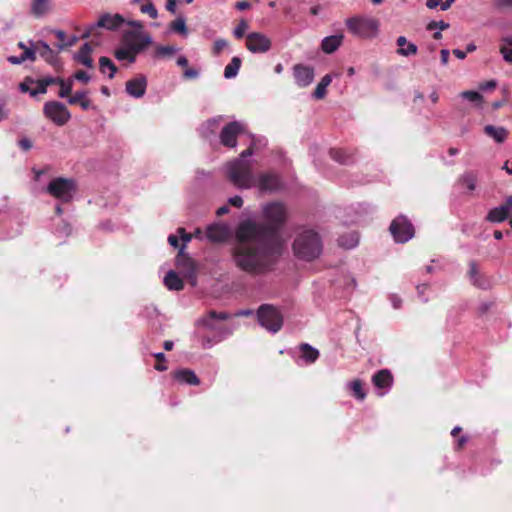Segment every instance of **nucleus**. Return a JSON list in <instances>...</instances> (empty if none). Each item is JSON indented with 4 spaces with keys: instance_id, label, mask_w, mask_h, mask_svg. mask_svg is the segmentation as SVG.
I'll return each instance as SVG.
<instances>
[{
    "instance_id": "5",
    "label": "nucleus",
    "mask_w": 512,
    "mask_h": 512,
    "mask_svg": "<svg viewBox=\"0 0 512 512\" xmlns=\"http://www.w3.org/2000/svg\"><path fill=\"white\" fill-rule=\"evenodd\" d=\"M76 190L75 180L63 177L53 179L46 188L48 194L64 203L72 200Z\"/></svg>"
},
{
    "instance_id": "57",
    "label": "nucleus",
    "mask_w": 512,
    "mask_h": 512,
    "mask_svg": "<svg viewBox=\"0 0 512 512\" xmlns=\"http://www.w3.org/2000/svg\"><path fill=\"white\" fill-rule=\"evenodd\" d=\"M449 50L447 49H442L440 51V59H441V63L442 65H447L448 64V61H449Z\"/></svg>"
},
{
    "instance_id": "33",
    "label": "nucleus",
    "mask_w": 512,
    "mask_h": 512,
    "mask_svg": "<svg viewBox=\"0 0 512 512\" xmlns=\"http://www.w3.org/2000/svg\"><path fill=\"white\" fill-rule=\"evenodd\" d=\"M458 181L463 186H466L470 192H472L476 188L477 174L473 171L465 172L459 177Z\"/></svg>"
},
{
    "instance_id": "51",
    "label": "nucleus",
    "mask_w": 512,
    "mask_h": 512,
    "mask_svg": "<svg viewBox=\"0 0 512 512\" xmlns=\"http://www.w3.org/2000/svg\"><path fill=\"white\" fill-rule=\"evenodd\" d=\"M176 49L173 46H160L157 48V54L159 56H172Z\"/></svg>"
},
{
    "instance_id": "32",
    "label": "nucleus",
    "mask_w": 512,
    "mask_h": 512,
    "mask_svg": "<svg viewBox=\"0 0 512 512\" xmlns=\"http://www.w3.org/2000/svg\"><path fill=\"white\" fill-rule=\"evenodd\" d=\"M241 64L242 61L239 57H233L229 64L224 69V77L227 79L236 77L241 67Z\"/></svg>"
},
{
    "instance_id": "1",
    "label": "nucleus",
    "mask_w": 512,
    "mask_h": 512,
    "mask_svg": "<svg viewBox=\"0 0 512 512\" xmlns=\"http://www.w3.org/2000/svg\"><path fill=\"white\" fill-rule=\"evenodd\" d=\"M265 222L244 220L235 230L232 258L235 265L251 275L271 271L283 251L280 229L286 222L283 204L272 202L263 209Z\"/></svg>"
},
{
    "instance_id": "6",
    "label": "nucleus",
    "mask_w": 512,
    "mask_h": 512,
    "mask_svg": "<svg viewBox=\"0 0 512 512\" xmlns=\"http://www.w3.org/2000/svg\"><path fill=\"white\" fill-rule=\"evenodd\" d=\"M257 318L261 326L273 333L278 332L283 326L281 312L271 304H262L257 310Z\"/></svg>"
},
{
    "instance_id": "21",
    "label": "nucleus",
    "mask_w": 512,
    "mask_h": 512,
    "mask_svg": "<svg viewBox=\"0 0 512 512\" xmlns=\"http://www.w3.org/2000/svg\"><path fill=\"white\" fill-rule=\"evenodd\" d=\"M330 157L342 165H349L354 162V153L342 148H332L329 151Z\"/></svg>"
},
{
    "instance_id": "56",
    "label": "nucleus",
    "mask_w": 512,
    "mask_h": 512,
    "mask_svg": "<svg viewBox=\"0 0 512 512\" xmlns=\"http://www.w3.org/2000/svg\"><path fill=\"white\" fill-rule=\"evenodd\" d=\"M235 8L239 11L247 10L251 8V4L247 0L238 1L235 4Z\"/></svg>"
},
{
    "instance_id": "58",
    "label": "nucleus",
    "mask_w": 512,
    "mask_h": 512,
    "mask_svg": "<svg viewBox=\"0 0 512 512\" xmlns=\"http://www.w3.org/2000/svg\"><path fill=\"white\" fill-rule=\"evenodd\" d=\"M19 146L21 149L27 151L32 148V142L27 138H23L19 141Z\"/></svg>"
},
{
    "instance_id": "16",
    "label": "nucleus",
    "mask_w": 512,
    "mask_h": 512,
    "mask_svg": "<svg viewBox=\"0 0 512 512\" xmlns=\"http://www.w3.org/2000/svg\"><path fill=\"white\" fill-rule=\"evenodd\" d=\"M229 230L223 224H212L206 229V237L210 242L221 243L228 239Z\"/></svg>"
},
{
    "instance_id": "24",
    "label": "nucleus",
    "mask_w": 512,
    "mask_h": 512,
    "mask_svg": "<svg viewBox=\"0 0 512 512\" xmlns=\"http://www.w3.org/2000/svg\"><path fill=\"white\" fill-rule=\"evenodd\" d=\"M164 284L169 290L180 291L184 288V282L179 275L170 270L164 277Z\"/></svg>"
},
{
    "instance_id": "47",
    "label": "nucleus",
    "mask_w": 512,
    "mask_h": 512,
    "mask_svg": "<svg viewBox=\"0 0 512 512\" xmlns=\"http://www.w3.org/2000/svg\"><path fill=\"white\" fill-rule=\"evenodd\" d=\"M228 45L225 39H217L213 44V54L219 55Z\"/></svg>"
},
{
    "instance_id": "37",
    "label": "nucleus",
    "mask_w": 512,
    "mask_h": 512,
    "mask_svg": "<svg viewBox=\"0 0 512 512\" xmlns=\"http://www.w3.org/2000/svg\"><path fill=\"white\" fill-rule=\"evenodd\" d=\"M338 243L344 248L351 249L358 244V235L354 232L347 235H342L339 237Z\"/></svg>"
},
{
    "instance_id": "62",
    "label": "nucleus",
    "mask_w": 512,
    "mask_h": 512,
    "mask_svg": "<svg viewBox=\"0 0 512 512\" xmlns=\"http://www.w3.org/2000/svg\"><path fill=\"white\" fill-rule=\"evenodd\" d=\"M468 273H469L470 279L476 278V276L479 275L478 270H477V266H476V264L474 262H472L470 264V269H469Z\"/></svg>"
},
{
    "instance_id": "41",
    "label": "nucleus",
    "mask_w": 512,
    "mask_h": 512,
    "mask_svg": "<svg viewBox=\"0 0 512 512\" xmlns=\"http://www.w3.org/2000/svg\"><path fill=\"white\" fill-rule=\"evenodd\" d=\"M460 95L462 98L467 99L476 104H480L483 101V96L477 91H463Z\"/></svg>"
},
{
    "instance_id": "25",
    "label": "nucleus",
    "mask_w": 512,
    "mask_h": 512,
    "mask_svg": "<svg viewBox=\"0 0 512 512\" xmlns=\"http://www.w3.org/2000/svg\"><path fill=\"white\" fill-rule=\"evenodd\" d=\"M484 132L486 135L493 138L497 143H503L508 137V130L504 127L486 125L484 127Z\"/></svg>"
},
{
    "instance_id": "34",
    "label": "nucleus",
    "mask_w": 512,
    "mask_h": 512,
    "mask_svg": "<svg viewBox=\"0 0 512 512\" xmlns=\"http://www.w3.org/2000/svg\"><path fill=\"white\" fill-rule=\"evenodd\" d=\"M99 69L102 73H106V71H109L108 77L110 79L114 78L117 72L116 65L112 62L110 58L105 56H102L99 59Z\"/></svg>"
},
{
    "instance_id": "19",
    "label": "nucleus",
    "mask_w": 512,
    "mask_h": 512,
    "mask_svg": "<svg viewBox=\"0 0 512 512\" xmlns=\"http://www.w3.org/2000/svg\"><path fill=\"white\" fill-rule=\"evenodd\" d=\"M229 318H230V314L227 312H216L214 310H211L207 313L206 316L201 318L199 322L205 328L213 331V330L217 329L216 325L214 324V321H216V320L225 321V320H228Z\"/></svg>"
},
{
    "instance_id": "54",
    "label": "nucleus",
    "mask_w": 512,
    "mask_h": 512,
    "mask_svg": "<svg viewBox=\"0 0 512 512\" xmlns=\"http://www.w3.org/2000/svg\"><path fill=\"white\" fill-rule=\"evenodd\" d=\"M74 78L79 81H82L83 83H88L90 81V76L83 70H78L74 74Z\"/></svg>"
},
{
    "instance_id": "31",
    "label": "nucleus",
    "mask_w": 512,
    "mask_h": 512,
    "mask_svg": "<svg viewBox=\"0 0 512 512\" xmlns=\"http://www.w3.org/2000/svg\"><path fill=\"white\" fill-rule=\"evenodd\" d=\"M508 217L509 214L506 212L505 208L500 205L499 207H495L488 212L486 220L492 223H500L506 220Z\"/></svg>"
},
{
    "instance_id": "61",
    "label": "nucleus",
    "mask_w": 512,
    "mask_h": 512,
    "mask_svg": "<svg viewBox=\"0 0 512 512\" xmlns=\"http://www.w3.org/2000/svg\"><path fill=\"white\" fill-rule=\"evenodd\" d=\"M8 61L12 64H21L26 60H25V57L20 55V56H10V57H8Z\"/></svg>"
},
{
    "instance_id": "55",
    "label": "nucleus",
    "mask_w": 512,
    "mask_h": 512,
    "mask_svg": "<svg viewBox=\"0 0 512 512\" xmlns=\"http://www.w3.org/2000/svg\"><path fill=\"white\" fill-rule=\"evenodd\" d=\"M229 204L236 208H241L243 206V199L240 196L231 197L229 199Z\"/></svg>"
},
{
    "instance_id": "13",
    "label": "nucleus",
    "mask_w": 512,
    "mask_h": 512,
    "mask_svg": "<svg viewBox=\"0 0 512 512\" xmlns=\"http://www.w3.org/2000/svg\"><path fill=\"white\" fill-rule=\"evenodd\" d=\"M271 46L270 38L263 33L251 32L246 36V48L252 53H266Z\"/></svg>"
},
{
    "instance_id": "18",
    "label": "nucleus",
    "mask_w": 512,
    "mask_h": 512,
    "mask_svg": "<svg viewBox=\"0 0 512 512\" xmlns=\"http://www.w3.org/2000/svg\"><path fill=\"white\" fill-rule=\"evenodd\" d=\"M280 186V179L276 174L263 173L259 176L258 187L261 191H275Z\"/></svg>"
},
{
    "instance_id": "3",
    "label": "nucleus",
    "mask_w": 512,
    "mask_h": 512,
    "mask_svg": "<svg viewBox=\"0 0 512 512\" xmlns=\"http://www.w3.org/2000/svg\"><path fill=\"white\" fill-rule=\"evenodd\" d=\"M345 25L352 35L363 39H372L377 36L380 23L376 18L356 15L347 18Z\"/></svg>"
},
{
    "instance_id": "2",
    "label": "nucleus",
    "mask_w": 512,
    "mask_h": 512,
    "mask_svg": "<svg viewBox=\"0 0 512 512\" xmlns=\"http://www.w3.org/2000/svg\"><path fill=\"white\" fill-rule=\"evenodd\" d=\"M295 255L303 260L311 261L322 252V241L314 230H304L297 235L293 242Z\"/></svg>"
},
{
    "instance_id": "29",
    "label": "nucleus",
    "mask_w": 512,
    "mask_h": 512,
    "mask_svg": "<svg viewBox=\"0 0 512 512\" xmlns=\"http://www.w3.org/2000/svg\"><path fill=\"white\" fill-rule=\"evenodd\" d=\"M299 350L301 358L308 364L314 363L319 357V351L308 343H302Z\"/></svg>"
},
{
    "instance_id": "11",
    "label": "nucleus",
    "mask_w": 512,
    "mask_h": 512,
    "mask_svg": "<svg viewBox=\"0 0 512 512\" xmlns=\"http://www.w3.org/2000/svg\"><path fill=\"white\" fill-rule=\"evenodd\" d=\"M176 267L180 270L183 277L191 280L192 284L196 282V262L184 251V246H181L176 256Z\"/></svg>"
},
{
    "instance_id": "63",
    "label": "nucleus",
    "mask_w": 512,
    "mask_h": 512,
    "mask_svg": "<svg viewBox=\"0 0 512 512\" xmlns=\"http://www.w3.org/2000/svg\"><path fill=\"white\" fill-rule=\"evenodd\" d=\"M254 153L253 146L248 147L240 154V159L245 160L247 157L252 156Z\"/></svg>"
},
{
    "instance_id": "46",
    "label": "nucleus",
    "mask_w": 512,
    "mask_h": 512,
    "mask_svg": "<svg viewBox=\"0 0 512 512\" xmlns=\"http://www.w3.org/2000/svg\"><path fill=\"white\" fill-rule=\"evenodd\" d=\"M53 33L55 34L56 38L59 41V43L57 44L58 49L62 50L64 48H66L67 47L66 33L62 30H55V31H53Z\"/></svg>"
},
{
    "instance_id": "50",
    "label": "nucleus",
    "mask_w": 512,
    "mask_h": 512,
    "mask_svg": "<svg viewBox=\"0 0 512 512\" xmlns=\"http://www.w3.org/2000/svg\"><path fill=\"white\" fill-rule=\"evenodd\" d=\"M436 28H439L440 30H446L449 28V24L444 22V21H431L428 25H427V30L429 31H432Z\"/></svg>"
},
{
    "instance_id": "64",
    "label": "nucleus",
    "mask_w": 512,
    "mask_h": 512,
    "mask_svg": "<svg viewBox=\"0 0 512 512\" xmlns=\"http://www.w3.org/2000/svg\"><path fill=\"white\" fill-rule=\"evenodd\" d=\"M501 206L504 207L506 212L509 214L512 209V195L508 196Z\"/></svg>"
},
{
    "instance_id": "35",
    "label": "nucleus",
    "mask_w": 512,
    "mask_h": 512,
    "mask_svg": "<svg viewBox=\"0 0 512 512\" xmlns=\"http://www.w3.org/2000/svg\"><path fill=\"white\" fill-rule=\"evenodd\" d=\"M331 81V76L329 74L325 75L314 90V98L323 99L326 95V88L330 85Z\"/></svg>"
},
{
    "instance_id": "42",
    "label": "nucleus",
    "mask_w": 512,
    "mask_h": 512,
    "mask_svg": "<svg viewBox=\"0 0 512 512\" xmlns=\"http://www.w3.org/2000/svg\"><path fill=\"white\" fill-rule=\"evenodd\" d=\"M58 85L60 86L59 97H61V98L68 97L69 98L71 96V92H72V82L69 81L66 83L63 79L60 78Z\"/></svg>"
},
{
    "instance_id": "27",
    "label": "nucleus",
    "mask_w": 512,
    "mask_h": 512,
    "mask_svg": "<svg viewBox=\"0 0 512 512\" xmlns=\"http://www.w3.org/2000/svg\"><path fill=\"white\" fill-rule=\"evenodd\" d=\"M87 94V91H76L68 98V103L70 105H80L83 110H88L91 107V100Z\"/></svg>"
},
{
    "instance_id": "20",
    "label": "nucleus",
    "mask_w": 512,
    "mask_h": 512,
    "mask_svg": "<svg viewBox=\"0 0 512 512\" xmlns=\"http://www.w3.org/2000/svg\"><path fill=\"white\" fill-rule=\"evenodd\" d=\"M39 54L47 63L55 65L58 61L57 54L50 48V46L44 41L36 42V54Z\"/></svg>"
},
{
    "instance_id": "59",
    "label": "nucleus",
    "mask_w": 512,
    "mask_h": 512,
    "mask_svg": "<svg viewBox=\"0 0 512 512\" xmlns=\"http://www.w3.org/2000/svg\"><path fill=\"white\" fill-rule=\"evenodd\" d=\"M468 442V438L467 436H461L458 440H457V444H456V447L455 449L456 450H461L463 449V447L466 445V443Z\"/></svg>"
},
{
    "instance_id": "23",
    "label": "nucleus",
    "mask_w": 512,
    "mask_h": 512,
    "mask_svg": "<svg viewBox=\"0 0 512 512\" xmlns=\"http://www.w3.org/2000/svg\"><path fill=\"white\" fill-rule=\"evenodd\" d=\"M174 379L189 385H199L200 380L194 371L190 369H180L173 373Z\"/></svg>"
},
{
    "instance_id": "14",
    "label": "nucleus",
    "mask_w": 512,
    "mask_h": 512,
    "mask_svg": "<svg viewBox=\"0 0 512 512\" xmlns=\"http://www.w3.org/2000/svg\"><path fill=\"white\" fill-rule=\"evenodd\" d=\"M293 76L296 84L304 88L312 83L314 79V69L307 65L296 64L293 66Z\"/></svg>"
},
{
    "instance_id": "7",
    "label": "nucleus",
    "mask_w": 512,
    "mask_h": 512,
    "mask_svg": "<svg viewBox=\"0 0 512 512\" xmlns=\"http://www.w3.org/2000/svg\"><path fill=\"white\" fill-rule=\"evenodd\" d=\"M124 21L125 20L123 16H121L120 14H103L95 24H92L85 28L84 32L81 34V38L86 39L93 36H99V28H104L107 30H116L124 23Z\"/></svg>"
},
{
    "instance_id": "26",
    "label": "nucleus",
    "mask_w": 512,
    "mask_h": 512,
    "mask_svg": "<svg viewBox=\"0 0 512 512\" xmlns=\"http://www.w3.org/2000/svg\"><path fill=\"white\" fill-rule=\"evenodd\" d=\"M91 52H92V48H91L90 44L85 43L80 48L78 53L75 55L74 59L77 62L83 64L84 66H86L88 68H92L93 67V59L91 58Z\"/></svg>"
},
{
    "instance_id": "4",
    "label": "nucleus",
    "mask_w": 512,
    "mask_h": 512,
    "mask_svg": "<svg viewBox=\"0 0 512 512\" xmlns=\"http://www.w3.org/2000/svg\"><path fill=\"white\" fill-rule=\"evenodd\" d=\"M228 178L236 187L249 189L255 184L252 165L247 160L237 159L228 166Z\"/></svg>"
},
{
    "instance_id": "36",
    "label": "nucleus",
    "mask_w": 512,
    "mask_h": 512,
    "mask_svg": "<svg viewBox=\"0 0 512 512\" xmlns=\"http://www.w3.org/2000/svg\"><path fill=\"white\" fill-rule=\"evenodd\" d=\"M349 388L352 391V395L360 401L366 398V392L363 388V383L359 379H355L349 383Z\"/></svg>"
},
{
    "instance_id": "39",
    "label": "nucleus",
    "mask_w": 512,
    "mask_h": 512,
    "mask_svg": "<svg viewBox=\"0 0 512 512\" xmlns=\"http://www.w3.org/2000/svg\"><path fill=\"white\" fill-rule=\"evenodd\" d=\"M18 47L23 50L21 55L25 57V60H30L32 62L36 60V42L33 43L31 47H27L23 42H19Z\"/></svg>"
},
{
    "instance_id": "45",
    "label": "nucleus",
    "mask_w": 512,
    "mask_h": 512,
    "mask_svg": "<svg viewBox=\"0 0 512 512\" xmlns=\"http://www.w3.org/2000/svg\"><path fill=\"white\" fill-rule=\"evenodd\" d=\"M154 358L156 359L155 369L158 371H166L168 369L166 365V356L162 352L155 353Z\"/></svg>"
},
{
    "instance_id": "17",
    "label": "nucleus",
    "mask_w": 512,
    "mask_h": 512,
    "mask_svg": "<svg viewBox=\"0 0 512 512\" xmlns=\"http://www.w3.org/2000/svg\"><path fill=\"white\" fill-rule=\"evenodd\" d=\"M393 381V375L388 369H381L372 376V383L378 389H389Z\"/></svg>"
},
{
    "instance_id": "53",
    "label": "nucleus",
    "mask_w": 512,
    "mask_h": 512,
    "mask_svg": "<svg viewBox=\"0 0 512 512\" xmlns=\"http://www.w3.org/2000/svg\"><path fill=\"white\" fill-rule=\"evenodd\" d=\"M46 91H47V87L44 85L43 80L40 79L37 81V87L34 90L30 91V94L32 96H35L37 94H44V93H46Z\"/></svg>"
},
{
    "instance_id": "10",
    "label": "nucleus",
    "mask_w": 512,
    "mask_h": 512,
    "mask_svg": "<svg viewBox=\"0 0 512 512\" xmlns=\"http://www.w3.org/2000/svg\"><path fill=\"white\" fill-rule=\"evenodd\" d=\"M44 115L58 126L65 125L71 118L66 106L57 101H50L44 105Z\"/></svg>"
},
{
    "instance_id": "30",
    "label": "nucleus",
    "mask_w": 512,
    "mask_h": 512,
    "mask_svg": "<svg viewBox=\"0 0 512 512\" xmlns=\"http://www.w3.org/2000/svg\"><path fill=\"white\" fill-rule=\"evenodd\" d=\"M51 8L50 0H33L31 4V13L35 17H41Z\"/></svg>"
},
{
    "instance_id": "15",
    "label": "nucleus",
    "mask_w": 512,
    "mask_h": 512,
    "mask_svg": "<svg viewBox=\"0 0 512 512\" xmlns=\"http://www.w3.org/2000/svg\"><path fill=\"white\" fill-rule=\"evenodd\" d=\"M146 89L147 78L144 75H138L128 80L125 84L126 92L134 98H141L145 94Z\"/></svg>"
},
{
    "instance_id": "43",
    "label": "nucleus",
    "mask_w": 512,
    "mask_h": 512,
    "mask_svg": "<svg viewBox=\"0 0 512 512\" xmlns=\"http://www.w3.org/2000/svg\"><path fill=\"white\" fill-rule=\"evenodd\" d=\"M140 11L144 14H148L152 19H156L158 16V11L152 2L142 4Z\"/></svg>"
},
{
    "instance_id": "52",
    "label": "nucleus",
    "mask_w": 512,
    "mask_h": 512,
    "mask_svg": "<svg viewBox=\"0 0 512 512\" xmlns=\"http://www.w3.org/2000/svg\"><path fill=\"white\" fill-rule=\"evenodd\" d=\"M177 233L180 235L184 248L186 247V244L191 241L193 238V235L191 233H187L186 230L182 227L178 228Z\"/></svg>"
},
{
    "instance_id": "22",
    "label": "nucleus",
    "mask_w": 512,
    "mask_h": 512,
    "mask_svg": "<svg viewBox=\"0 0 512 512\" xmlns=\"http://www.w3.org/2000/svg\"><path fill=\"white\" fill-rule=\"evenodd\" d=\"M343 39V34L327 36L322 40L321 48L325 53L332 54L340 47Z\"/></svg>"
},
{
    "instance_id": "38",
    "label": "nucleus",
    "mask_w": 512,
    "mask_h": 512,
    "mask_svg": "<svg viewBox=\"0 0 512 512\" xmlns=\"http://www.w3.org/2000/svg\"><path fill=\"white\" fill-rule=\"evenodd\" d=\"M114 56L119 61H127L128 63H134L136 61V54L126 49L125 47L116 49L114 51Z\"/></svg>"
},
{
    "instance_id": "12",
    "label": "nucleus",
    "mask_w": 512,
    "mask_h": 512,
    "mask_svg": "<svg viewBox=\"0 0 512 512\" xmlns=\"http://www.w3.org/2000/svg\"><path fill=\"white\" fill-rule=\"evenodd\" d=\"M123 47L138 55L151 43L148 35H141L134 31H127L122 39Z\"/></svg>"
},
{
    "instance_id": "44",
    "label": "nucleus",
    "mask_w": 512,
    "mask_h": 512,
    "mask_svg": "<svg viewBox=\"0 0 512 512\" xmlns=\"http://www.w3.org/2000/svg\"><path fill=\"white\" fill-rule=\"evenodd\" d=\"M248 27H249V25L246 20H244V19L240 20L238 25L235 27V29L233 31L235 38H237V39L243 38Z\"/></svg>"
},
{
    "instance_id": "60",
    "label": "nucleus",
    "mask_w": 512,
    "mask_h": 512,
    "mask_svg": "<svg viewBox=\"0 0 512 512\" xmlns=\"http://www.w3.org/2000/svg\"><path fill=\"white\" fill-rule=\"evenodd\" d=\"M44 82V85L48 87L49 85L58 84L60 81V78L58 77H47L42 79Z\"/></svg>"
},
{
    "instance_id": "9",
    "label": "nucleus",
    "mask_w": 512,
    "mask_h": 512,
    "mask_svg": "<svg viewBox=\"0 0 512 512\" xmlns=\"http://www.w3.org/2000/svg\"><path fill=\"white\" fill-rule=\"evenodd\" d=\"M246 125L240 121H231L226 124L219 134L220 143L227 148H234L237 145L239 135L245 133Z\"/></svg>"
},
{
    "instance_id": "40",
    "label": "nucleus",
    "mask_w": 512,
    "mask_h": 512,
    "mask_svg": "<svg viewBox=\"0 0 512 512\" xmlns=\"http://www.w3.org/2000/svg\"><path fill=\"white\" fill-rule=\"evenodd\" d=\"M170 29L174 32L185 35L187 33L185 20L181 17L175 19L170 23Z\"/></svg>"
},
{
    "instance_id": "28",
    "label": "nucleus",
    "mask_w": 512,
    "mask_h": 512,
    "mask_svg": "<svg viewBox=\"0 0 512 512\" xmlns=\"http://www.w3.org/2000/svg\"><path fill=\"white\" fill-rule=\"evenodd\" d=\"M396 43L399 47L397 53L401 56H410L417 53V46L413 43H408L405 36H399Z\"/></svg>"
},
{
    "instance_id": "8",
    "label": "nucleus",
    "mask_w": 512,
    "mask_h": 512,
    "mask_svg": "<svg viewBox=\"0 0 512 512\" xmlns=\"http://www.w3.org/2000/svg\"><path fill=\"white\" fill-rule=\"evenodd\" d=\"M389 230L397 243H406L414 237L415 229L411 221L404 215L396 217Z\"/></svg>"
},
{
    "instance_id": "48",
    "label": "nucleus",
    "mask_w": 512,
    "mask_h": 512,
    "mask_svg": "<svg viewBox=\"0 0 512 512\" xmlns=\"http://www.w3.org/2000/svg\"><path fill=\"white\" fill-rule=\"evenodd\" d=\"M199 70L193 67H187L183 71V78L185 80H193L199 77Z\"/></svg>"
},
{
    "instance_id": "49",
    "label": "nucleus",
    "mask_w": 512,
    "mask_h": 512,
    "mask_svg": "<svg viewBox=\"0 0 512 512\" xmlns=\"http://www.w3.org/2000/svg\"><path fill=\"white\" fill-rule=\"evenodd\" d=\"M500 53L506 62L512 63V47L509 48V45L504 43L500 46Z\"/></svg>"
}]
</instances>
